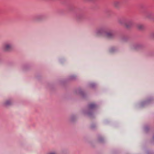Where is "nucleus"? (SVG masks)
I'll return each instance as SVG.
<instances>
[{"mask_svg": "<svg viewBox=\"0 0 154 154\" xmlns=\"http://www.w3.org/2000/svg\"><path fill=\"white\" fill-rule=\"evenodd\" d=\"M12 48V45L8 43L4 44L2 47L3 50L5 51H9L11 50Z\"/></svg>", "mask_w": 154, "mask_h": 154, "instance_id": "obj_1", "label": "nucleus"}, {"mask_svg": "<svg viewBox=\"0 0 154 154\" xmlns=\"http://www.w3.org/2000/svg\"><path fill=\"white\" fill-rule=\"evenodd\" d=\"M122 1L121 0H117L113 2V5L116 8H119L122 4Z\"/></svg>", "mask_w": 154, "mask_h": 154, "instance_id": "obj_2", "label": "nucleus"}, {"mask_svg": "<svg viewBox=\"0 0 154 154\" xmlns=\"http://www.w3.org/2000/svg\"><path fill=\"white\" fill-rule=\"evenodd\" d=\"M105 36L108 38H111L113 37V35L112 32H109L105 33Z\"/></svg>", "mask_w": 154, "mask_h": 154, "instance_id": "obj_3", "label": "nucleus"}, {"mask_svg": "<svg viewBox=\"0 0 154 154\" xmlns=\"http://www.w3.org/2000/svg\"><path fill=\"white\" fill-rule=\"evenodd\" d=\"M132 25V23L131 21L125 24V26L127 28H129Z\"/></svg>", "mask_w": 154, "mask_h": 154, "instance_id": "obj_4", "label": "nucleus"}, {"mask_svg": "<svg viewBox=\"0 0 154 154\" xmlns=\"http://www.w3.org/2000/svg\"><path fill=\"white\" fill-rule=\"evenodd\" d=\"M137 27L138 29L140 30H142L143 29V26L141 24H138Z\"/></svg>", "mask_w": 154, "mask_h": 154, "instance_id": "obj_5", "label": "nucleus"}, {"mask_svg": "<svg viewBox=\"0 0 154 154\" xmlns=\"http://www.w3.org/2000/svg\"><path fill=\"white\" fill-rule=\"evenodd\" d=\"M46 154H58V152L56 151H54L48 152Z\"/></svg>", "mask_w": 154, "mask_h": 154, "instance_id": "obj_6", "label": "nucleus"}, {"mask_svg": "<svg viewBox=\"0 0 154 154\" xmlns=\"http://www.w3.org/2000/svg\"><path fill=\"white\" fill-rule=\"evenodd\" d=\"M102 33V31L101 30H99L97 32V35L98 36L100 35V34Z\"/></svg>", "mask_w": 154, "mask_h": 154, "instance_id": "obj_7", "label": "nucleus"}, {"mask_svg": "<svg viewBox=\"0 0 154 154\" xmlns=\"http://www.w3.org/2000/svg\"><path fill=\"white\" fill-rule=\"evenodd\" d=\"M95 106V105L93 103H91L89 105V107L90 108H93Z\"/></svg>", "mask_w": 154, "mask_h": 154, "instance_id": "obj_8", "label": "nucleus"}, {"mask_svg": "<svg viewBox=\"0 0 154 154\" xmlns=\"http://www.w3.org/2000/svg\"><path fill=\"white\" fill-rule=\"evenodd\" d=\"M151 36L152 38H154V33H152L151 35Z\"/></svg>", "mask_w": 154, "mask_h": 154, "instance_id": "obj_9", "label": "nucleus"}, {"mask_svg": "<svg viewBox=\"0 0 154 154\" xmlns=\"http://www.w3.org/2000/svg\"><path fill=\"white\" fill-rule=\"evenodd\" d=\"M110 52H112V51H113L112 50V49L110 50Z\"/></svg>", "mask_w": 154, "mask_h": 154, "instance_id": "obj_10", "label": "nucleus"}, {"mask_svg": "<svg viewBox=\"0 0 154 154\" xmlns=\"http://www.w3.org/2000/svg\"><path fill=\"white\" fill-rule=\"evenodd\" d=\"M8 101H7V102H6V104H9V103H8Z\"/></svg>", "mask_w": 154, "mask_h": 154, "instance_id": "obj_11", "label": "nucleus"}]
</instances>
